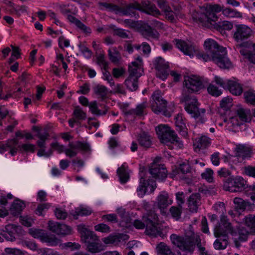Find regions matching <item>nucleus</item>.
<instances>
[{
    "label": "nucleus",
    "instance_id": "obj_29",
    "mask_svg": "<svg viewBox=\"0 0 255 255\" xmlns=\"http://www.w3.org/2000/svg\"><path fill=\"white\" fill-rule=\"evenodd\" d=\"M87 250L91 253H98L103 250L99 240L86 244Z\"/></svg>",
    "mask_w": 255,
    "mask_h": 255
},
{
    "label": "nucleus",
    "instance_id": "obj_55",
    "mask_svg": "<svg viewBox=\"0 0 255 255\" xmlns=\"http://www.w3.org/2000/svg\"><path fill=\"white\" fill-rule=\"evenodd\" d=\"M155 1L157 3L159 8L163 11L170 10V7L168 5L166 0H156Z\"/></svg>",
    "mask_w": 255,
    "mask_h": 255
},
{
    "label": "nucleus",
    "instance_id": "obj_6",
    "mask_svg": "<svg viewBox=\"0 0 255 255\" xmlns=\"http://www.w3.org/2000/svg\"><path fill=\"white\" fill-rule=\"evenodd\" d=\"M172 243L180 250L187 253H192L195 243L194 239L190 236H180L173 234L170 236Z\"/></svg>",
    "mask_w": 255,
    "mask_h": 255
},
{
    "label": "nucleus",
    "instance_id": "obj_14",
    "mask_svg": "<svg viewBox=\"0 0 255 255\" xmlns=\"http://www.w3.org/2000/svg\"><path fill=\"white\" fill-rule=\"evenodd\" d=\"M149 172L152 177L163 181L167 176V170L164 165L153 163L149 168Z\"/></svg>",
    "mask_w": 255,
    "mask_h": 255
},
{
    "label": "nucleus",
    "instance_id": "obj_36",
    "mask_svg": "<svg viewBox=\"0 0 255 255\" xmlns=\"http://www.w3.org/2000/svg\"><path fill=\"white\" fill-rule=\"evenodd\" d=\"M44 130L43 132H38L36 134V136L39 139L37 141V144L40 148H45V140L49 136V133L47 130L46 129Z\"/></svg>",
    "mask_w": 255,
    "mask_h": 255
},
{
    "label": "nucleus",
    "instance_id": "obj_52",
    "mask_svg": "<svg viewBox=\"0 0 255 255\" xmlns=\"http://www.w3.org/2000/svg\"><path fill=\"white\" fill-rule=\"evenodd\" d=\"M208 93L215 97H218L222 94L221 90H219L218 88L215 85L210 84L207 89Z\"/></svg>",
    "mask_w": 255,
    "mask_h": 255
},
{
    "label": "nucleus",
    "instance_id": "obj_28",
    "mask_svg": "<svg viewBox=\"0 0 255 255\" xmlns=\"http://www.w3.org/2000/svg\"><path fill=\"white\" fill-rule=\"evenodd\" d=\"M227 89L233 94L235 95H240L243 92V89L241 86L238 83L233 81H228V85Z\"/></svg>",
    "mask_w": 255,
    "mask_h": 255
},
{
    "label": "nucleus",
    "instance_id": "obj_46",
    "mask_svg": "<svg viewBox=\"0 0 255 255\" xmlns=\"http://www.w3.org/2000/svg\"><path fill=\"white\" fill-rule=\"evenodd\" d=\"M233 100L229 97L224 98L220 102V107L224 110L227 111L232 106Z\"/></svg>",
    "mask_w": 255,
    "mask_h": 255
},
{
    "label": "nucleus",
    "instance_id": "obj_12",
    "mask_svg": "<svg viewBox=\"0 0 255 255\" xmlns=\"http://www.w3.org/2000/svg\"><path fill=\"white\" fill-rule=\"evenodd\" d=\"M234 38L238 42L244 41L248 39L252 34V29L244 24H236Z\"/></svg>",
    "mask_w": 255,
    "mask_h": 255
},
{
    "label": "nucleus",
    "instance_id": "obj_15",
    "mask_svg": "<svg viewBox=\"0 0 255 255\" xmlns=\"http://www.w3.org/2000/svg\"><path fill=\"white\" fill-rule=\"evenodd\" d=\"M48 229L57 235H66L70 234L71 231L70 227L58 222L49 221L48 223Z\"/></svg>",
    "mask_w": 255,
    "mask_h": 255
},
{
    "label": "nucleus",
    "instance_id": "obj_51",
    "mask_svg": "<svg viewBox=\"0 0 255 255\" xmlns=\"http://www.w3.org/2000/svg\"><path fill=\"white\" fill-rule=\"evenodd\" d=\"M89 106L93 114H96L98 116L105 115L106 114V111H104L103 113H102L101 111L98 109L97 103L96 101L91 102L89 104Z\"/></svg>",
    "mask_w": 255,
    "mask_h": 255
},
{
    "label": "nucleus",
    "instance_id": "obj_43",
    "mask_svg": "<svg viewBox=\"0 0 255 255\" xmlns=\"http://www.w3.org/2000/svg\"><path fill=\"white\" fill-rule=\"evenodd\" d=\"M221 224L223 226L225 229H223V231L226 232H233V229L232 227L231 224L228 222V219L227 216L223 215L221 217L220 219Z\"/></svg>",
    "mask_w": 255,
    "mask_h": 255
},
{
    "label": "nucleus",
    "instance_id": "obj_34",
    "mask_svg": "<svg viewBox=\"0 0 255 255\" xmlns=\"http://www.w3.org/2000/svg\"><path fill=\"white\" fill-rule=\"evenodd\" d=\"M122 239V235H110L106 238L102 239V241L105 244H118L121 241Z\"/></svg>",
    "mask_w": 255,
    "mask_h": 255
},
{
    "label": "nucleus",
    "instance_id": "obj_24",
    "mask_svg": "<svg viewBox=\"0 0 255 255\" xmlns=\"http://www.w3.org/2000/svg\"><path fill=\"white\" fill-rule=\"evenodd\" d=\"M211 143V139L205 135H202L197 139L194 142L195 148L205 149L207 148Z\"/></svg>",
    "mask_w": 255,
    "mask_h": 255
},
{
    "label": "nucleus",
    "instance_id": "obj_40",
    "mask_svg": "<svg viewBox=\"0 0 255 255\" xmlns=\"http://www.w3.org/2000/svg\"><path fill=\"white\" fill-rule=\"evenodd\" d=\"M149 185V183L147 182L145 179V178L143 176H141L140 179V184L139 187L137 189V192L138 195L141 196L145 195L147 187Z\"/></svg>",
    "mask_w": 255,
    "mask_h": 255
},
{
    "label": "nucleus",
    "instance_id": "obj_32",
    "mask_svg": "<svg viewBox=\"0 0 255 255\" xmlns=\"http://www.w3.org/2000/svg\"><path fill=\"white\" fill-rule=\"evenodd\" d=\"M92 211L83 207H79L70 212V214L73 217L75 220L78 219L79 216H88L91 214Z\"/></svg>",
    "mask_w": 255,
    "mask_h": 255
},
{
    "label": "nucleus",
    "instance_id": "obj_64",
    "mask_svg": "<svg viewBox=\"0 0 255 255\" xmlns=\"http://www.w3.org/2000/svg\"><path fill=\"white\" fill-rule=\"evenodd\" d=\"M76 25L81 30H82L85 33H90L91 29L86 26L80 20L77 21Z\"/></svg>",
    "mask_w": 255,
    "mask_h": 255
},
{
    "label": "nucleus",
    "instance_id": "obj_16",
    "mask_svg": "<svg viewBox=\"0 0 255 255\" xmlns=\"http://www.w3.org/2000/svg\"><path fill=\"white\" fill-rule=\"evenodd\" d=\"M138 31L142 36L146 39H158L159 33L147 23H142L138 27Z\"/></svg>",
    "mask_w": 255,
    "mask_h": 255
},
{
    "label": "nucleus",
    "instance_id": "obj_20",
    "mask_svg": "<svg viewBox=\"0 0 255 255\" xmlns=\"http://www.w3.org/2000/svg\"><path fill=\"white\" fill-rule=\"evenodd\" d=\"M176 47L182 51L184 54L193 57L196 52L194 46L181 39H175Z\"/></svg>",
    "mask_w": 255,
    "mask_h": 255
},
{
    "label": "nucleus",
    "instance_id": "obj_26",
    "mask_svg": "<svg viewBox=\"0 0 255 255\" xmlns=\"http://www.w3.org/2000/svg\"><path fill=\"white\" fill-rule=\"evenodd\" d=\"M175 125L177 128V130L182 135L186 137L188 135L187 129L181 115H178L176 118Z\"/></svg>",
    "mask_w": 255,
    "mask_h": 255
},
{
    "label": "nucleus",
    "instance_id": "obj_58",
    "mask_svg": "<svg viewBox=\"0 0 255 255\" xmlns=\"http://www.w3.org/2000/svg\"><path fill=\"white\" fill-rule=\"evenodd\" d=\"M4 251L8 255H23V253L20 250L15 248H7Z\"/></svg>",
    "mask_w": 255,
    "mask_h": 255
},
{
    "label": "nucleus",
    "instance_id": "obj_31",
    "mask_svg": "<svg viewBox=\"0 0 255 255\" xmlns=\"http://www.w3.org/2000/svg\"><path fill=\"white\" fill-rule=\"evenodd\" d=\"M138 79L136 77H128L125 81L127 88L131 91H135L138 88Z\"/></svg>",
    "mask_w": 255,
    "mask_h": 255
},
{
    "label": "nucleus",
    "instance_id": "obj_3",
    "mask_svg": "<svg viewBox=\"0 0 255 255\" xmlns=\"http://www.w3.org/2000/svg\"><path fill=\"white\" fill-rule=\"evenodd\" d=\"M222 11L223 14L229 17H241L242 13L230 8L223 9L220 5L207 4L203 12H195L192 14V18L195 20H199L205 26L210 27L211 21H216L218 19L216 13Z\"/></svg>",
    "mask_w": 255,
    "mask_h": 255
},
{
    "label": "nucleus",
    "instance_id": "obj_10",
    "mask_svg": "<svg viewBox=\"0 0 255 255\" xmlns=\"http://www.w3.org/2000/svg\"><path fill=\"white\" fill-rule=\"evenodd\" d=\"M246 181L241 177L228 178L224 185V189L231 192H240L245 188Z\"/></svg>",
    "mask_w": 255,
    "mask_h": 255
},
{
    "label": "nucleus",
    "instance_id": "obj_53",
    "mask_svg": "<svg viewBox=\"0 0 255 255\" xmlns=\"http://www.w3.org/2000/svg\"><path fill=\"white\" fill-rule=\"evenodd\" d=\"M95 230L102 233H109L111 231L110 228L105 224H99L94 227Z\"/></svg>",
    "mask_w": 255,
    "mask_h": 255
},
{
    "label": "nucleus",
    "instance_id": "obj_8",
    "mask_svg": "<svg viewBox=\"0 0 255 255\" xmlns=\"http://www.w3.org/2000/svg\"><path fill=\"white\" fill-rule=\"evenodd\" d=\"M142 221L146 225L145 231L147 234L154 235L158 232V218L154 211H149L144 215L142 217Z\"/></svg>",
    "mask_w": 255,
    "mask_h": 255
},
{
    "label": "nucleus",
    "instance_id": "obj_37",
    "mask_svg": "<svg viewBox=\"0 0 255 255\" xmlns=\"http://www.w3.org/2000/svg\"><path fill=\"white\" fill-rule=\"evenodd\" d=\"M117 174L122 183H126L129 179V174L124 165L118 169Z\"/></svg>",
    "mask_w": 255,
    "mask_h": 255
},
{
    "label": "nucleus",
    "instance_id": "obj_9",
    "mask_svg": "<svg viewBox=\"0 0 255 255\" xmlns=\"http://www.w3.org/2000/svg\"><path fill=\"white\" fill-rule=\"evenodd\" d=\"M28 233L33 238L39 239L49 246H56L58 244L59 240L55 236L50 235L43 230L31 228L28 230Z\"/></svg>",
    "mask_w": 255,
    "mask_h": 255
},
{
    "label": "nucleus",
    "instance_id": "obj_13",
    "mask_svg": "<svg viewBox=\"0 0 255 255\" xmlns=\"http://www.w3.org/2000/svg\"><path fill=\"white\" fill-rule=\"evenodd\" d=\"M139 11L154 17H157L161 14L155 4L149 0L141 1L139 3Z\"/></svg>",
    "mask_w": 255,
    "mask_h": 255
},
{
    "label": "nucleus",
    "instance_id": "obj_42",
    "mask_svg": "<svg viewBox=\"0 0 255 255\" xmlns=\"http://www.w3.org/2000/svg\"><path fill=\"white\" fill-rule=\"evenodd\" d=\"M156 249L158 254H160V255H170L172 253L169 247L163 242L159 244Z\"/></svg>",
    "mask_w": 255,
    "mask_h": 255
},
{
    "label": "nucleus",
    "instance_id": "obj_39",
    "mask_svg": "<svg viewBox=\"0 0 255 255\" xmlns=\"http://www.w3.org/2000/svg\"><path fill=\"white\" fill-rule=\"evenodd\" d=\"M245 224L250 229V232L255 234V216L249 215L245 218Z\"/></svg>",
    "mask_w": 255,
    "mask_h": 255
},
{
    "label": "nucleus",
    "instance_id": "obj_1",
    "mask_svg": "<svg viewBox=\"0 0 255 255\" xmlns=\"http://www.w3.org/2000/svg\"><path fill=\"white\" fill-rule=\"evenodd\" d=\"M184 85L187 89L183 91L180 98V102L185 103V110L195 119H199L198 122L203 124L205 122L203 117L205 113L204 109H200L199 104L196 97L189 93H196L204 87L201 78L195 75L185 79Z\"/></svg>",
    "mask_w": 255,
    "mask_h": 255
},
{
    "label": "nucleus",
    "instance_id": "obj_23",
    "mask_svg": "<svg viewBox=\"0 0 255 255\" xmlns=\"http://www.w3.org/2000/svg\"><path fill=\"white\" fill-rule=\"evenodd\" d=\"M189 210L192 212H196L200 203V195L199 193L193 194L188 200Z\"/></svg>",
    "mask_w": 255,
    "mask_h": 255
},
{
    "label": "nucleus",
    "instance_id": "obj_54",
    "mask_svg": "<svg viewBox=\"0 0 255 255\" xmlns=\"http://www.w3.org/2000/svg\"><path fill=\"white\" fill-rule=\"evenodd\" d=\"M54 213L57 219L59 220H64L67 217V213L60 208H56Z\"/></svg>",
    "mask_w": 255,
    "mask_h": 255
},
{
    "label": "nucleus",
    "instance_id": "obj_49",
    "mask_svg": "<svg viewBox=\"0 0 255 255\" xmlns=\"http://www.w3.org/2000/svg\"><path fill=\"white\" fill-rule=\"evenodd\" d=\"M154 64L156 70L168 69L169 68V65L165 63L164 60L160 57L157 58Z\"/></svg>",
    "mask_w": 255,
    "mask_h": 255
},
{
    "label": "nucleus",
    "instance_id": "obj_33",
    "mask_svg": "<svg viewBox=\"0 0 255 255\" xmlns=\"http://www.w3.org/2000/svg\"><path fill=\"white\" fill-rule=\"evenodd\" d=\"M18 141L16 138L8 139L5 144L0 145V153H3L8 148L17 147Z\"/></svg>",
    "mask_w": 255,
    "mask_h": 255
},
{
    "label": "nucleus",
    "instance_id": "obj_21",
    "mask_svg": "<svg viewBox=\"0 0 255 255\" xmlns=\"http://www.w3.org/2000/svg\"><path fill=\"white\" fill-rule=\"evenodd\" d=\"M157 203L158 208L160 210L162 214L165 213L164 209L172 203V200L169 199V195L165 192H161L157 197Z\"/></svg>",
    "mask_w": 255,
    "mask_h": 255
},
{
    "label": "nucleus",
    "instance_id": "obj_35",
    "mask_svg": "<svg viewBox=\"0 0 255 255\" xmlns=\"http://www.w3.org/2000/svg\"><path fill=\"white\" fill-rule=\"evenodd\" d=\"M237 114L239 118L244 122H250L251 116L249 110H245L243 108H239L237 110Z\"/></svg>",
    "mask_w": 255,
    "mask_h": 255
},
{
    "label": "nucleus",
    "instance_id": "obj_57",
    "mask_svg": "<svg viewBox=\"0 0 255 255\" xmlns=\"http://www.w3.org/2000/svg\"><path fill=\"white\" fill-rule=\"evenodd\" d=\"M101 6H103L105 9H108L111 11H114L116 13L118 11V6L117 5L113 4L112 3L107 2L100 3Z\"/></svg>",
    "mask_w": 255,
    "mask_h": 255
},
{
    "label": "nucleus",
    "instance_id": "obj_63",
    "mask_svg": "<svg viewBox=\"0 0 255 255\" xmlns=\"http://www.w3.org/2000/svg\"><path fill=\"white\" fill-rule=\"evenodd\" d=\"M167 69H163L162 70H157L158 71L156 74L157 76L162 80H164L169 75L168 72L167 70Z\"/></svg>",
    "mask_w": 255,
    "mask_h": 255
},
{
    "label": "nucleus",
    "instance_id": "obj_59",
    "mask_svg": "<svg viewBox=\"0 0 255 255\" xmlns=\"http://www.w3.org/2000/svg\"><path fill=\"white\" fill-rule=\"evenodd\" d=\"M49 206L50 205L48 203L40 204L37 206L35 211V213L36 214L41 216L42 214V211L45 209H48L49 208Z\"/></svg>",
    "mask_w": 255,
    "mask_h": 255
},
{
    "label": "nucleus",
    "instance_id": "obj_22",
    "mask_svg": "<svg viewBox=\"0 0 255 255\" xmlns=\"http://www.w3.org/2000/svg\"><path fill=\"white\" fill-rule=\"evenodd\" d=\"M137 140L139 145L145 149L151 147L152 144V137L144 131L138 135Z\"/></svg>",
    "mask_w": 255,
    "mask_h": 255
},
{
    "label": "nucleus",
    "instance_id": "obj_5",
    "mask_svg": "<svg viewBox=\"0 0 255 255\" xmlns=\"http://www.w3.org/2000/svg\"><path fill=\"white\" fill-rule=\"evenodd\" d=\"M156 133L162 143L167 144L171 143L175 144L177 147L182 148L183 147L182 142L175 134V131L166 125H160L155 128Z\"/></svg>",
    "mask_w": 255,
    "mask_h": 255
},
{
    "label": "nucleus",
    "instance_id": "obj_41",
    "mask_svg": "<svg viewBox=\"0 0 255 255\" xmlns=\"http://www.w3.org/2000/svg\"><path fill=\"white\" fill-rule=\"evenodd\" d=\"M234 202L236 205L235 208L238 210H244L247 206H250L251 205L249 202L238 197L234 199Z\"/></svg>",
    "mask_w": 255,
    "mask_h": 255
},
{
    "label": "nucleus",
    "instance_id": "obj_30",
    "mask_svg": "<svg viewBox=\"0 0 255 255\" xmlns=\"http://www.w3.org/2000/svg\"><path fill=\"white\" fill-rule=\"evenodd\" d=\"M94 93L99 98L102 100L107 98L108 90L104 86L102 85H97L93 88Z\"/></svg>",
    "mask_w": 255,
    "mask_h": 255
},
{
    "label": "nucleus",
    "instance_id": "obj_61",
    "mask_svg": "<svg viewBox=\"0 0 255 255\" xmlns=\"http://www.w3.org/2000/svg\"><path fill=\"white\" fill-rule=\"evenodd\" d=\"M213 171L210 168H208L206 169L205 172L202 173V176L209 182H211L213 180Z\"/></svg>",
    "mask_w": 255,
    "mask_h": 255
},
{
    "label": "nucleus",
    "instance_id": "obj_56",
    "mask_svg": "<svg viewBox=\"0 0 255 255\" xmlns=\"http://www.w3.org/2000/svg\"><path fill=\"white\" fill-rule=\"evenodd\" d=\"M190 166L189 164L183 163L180 164L179 167L177 169L176 173L181 172L183 174H186L190 172Z\"/></svg>",
    "mask_w": 255,
    "mask_h": 255
},
{
    "label": "nucleus",
    "instance_id": "obj_18",
    "mask_svg": "<svg viewBox=\"0 0 255 255\" xmlns=\"http://www.w3.org/2000/svg\"><path fill=\"white\" fill-rule=\"evenodd\" d=\"M78 230L81 234L82 240L86 244L98 241V237L91 231L88 230L83 225H80L77 227Z\"/></svg>",
    "mask_w": 255,
    "mask_h": 255
},
{
    "label": "nucleus",
    "instance_id": "obj_2",
    "mask_svg": "<svg viewBox=\"0 0 255 255\" xmlns=\"http://www.w3.org/2000/svg\"><path fill=\"white\" fill-rule=\"evenodd\" d=\"M206 53L197 54L198 58H202L204 61H213L222 69H229L232 63L227 57L226 49L218 44L214 40L208 39L204 42Z\"/></svg>",
    "mask_w": 255,
    "mask_h": 255
},
{
    "label": "nucleus",
    "instance_id": "obj_25",
    "mask_svg": "<svg viewBox=\"0 0 255 255\" xmlns=\"http://www.w3.org/2000/svg\"><path fill=\"white\" fill-rule=\"evenodd\" d=\"M146 108L145 103H143L137 106L134 109H131L128 111L124 110V113L126 116L133 115L138 117L142 116L144 114V110Z\"/></svg>",
    "mask_w": 255,
    "mask_h": 255
},
{
    "label": "nucleus",
    "instance_id": "obj_38",
    "mask_svg": "<svg viewBox=\"0 0 255 255\" xmlns=\"http://www.w3.org/2000/svg\"><path fill=\"white\" fill-rule=\"evenodd\" d=\"M229 232H226L225 231H223V229L222 228V226L220 224H219V226H217L215 227L214 229V235L216 237H220L221 236L223 237L222 239H220L221 241H223V242H225V243H227V234ZM231 233L232 232H230Z\"/></svg>",
    "mask_w": 255,
    "mask_h": 255
},
{
    "label": "nucleus",
    "instance_id": "obj_48",
    "mask_svg": "<svg viewBox=\"0 0 255 255\" xmlns=\"http://www.w3.org/2000/svg\"><path fill=\"white\" fill-rule=\"evenodd\" d=\"M117 212L118 216L121 218V221L128 223L129 220V217L127 214L126 210L123 208H119L117 210Z\"/></svg>",
    "mask_w": 255,
    "mask_h": 255
},
{
    "label": "nucleus",
    "instance_id": "obj_45",
    "mask_svg": "<svg viewBox=\"0 0 255 255\" xmlns=\"http://www.w3.org/2000/svg\"><path fill=\"white\" fill-rule=\"evenodd\" d=\"M170 212L172 216L175 218L176 220H178L181 217V215L182 212V207L172 206L170 208Z\"/></svg>",
    "mask_w": 255,
    "mask_h": 255
},
{
    "label": "nucleus",
    "instance_id": "obj_60",
    "mask_svg": "<svg viewBox=\"0 0 255 255\" xmlns=\"http://www.w3.org/2000/svg\"><path fill=\"white\" fill-rule=\"evenodd\" d=\"M20 150H24L25 151H30L33 152L35 150V146L31 144H23L21 145H18Z\"/></svg>",
    "mask_w": 255,
    "mask_h": 255
},
{
    "label": "nucleus",
    "instance_id": "obj_62",
    "mask_svg": "<svg viewBox=\"0 0 255 255\" xmlns=\"http://www.w3.org/2000/svg\"><path fill=\"white\" fill-rule=\"evenodd\" d=\"M138 67H133L131 65L128 66V72L129 73L128 77H136L137 79L140 77V74L137 72Z\"/></svg>",
    "mask_w": 255,
    "mask_h": 255
},
{
    "label": "nucleus",
    "instance_id": "obj_27",
    "mask_svg": "<svg viewBox=\"0 0 255 255\" xmlns=\"http://www.w3.org/2000/svg\"><path fill=\"white\" fill-rule=\"evenodd\" d=\"M25 207L24 203L19 200H15L11 205L10 211L13 216H17L20 214L23 209Z\"/></svg>",
    "mask_w": 255,
    "mask_h": 255
},
{
    "label": "nucleus",
    "instance_id": "obj_11",
    "mask_svg": "<svg viewBox=\"0 0 255 255\" xmlns=\"http://www.w3.org/2000/svg\"><path fill=\"white\" fill-rule=\"evenodd\" d=\"M139 2L134 1L121 7L118 6V11L116 12V14H119L121 15H129L137 18L139 16L137 12V10H139Z\"/></svg>",
    "mask_w": 255,
    "mask_h": 255
},
{
    "label": "nucleus",
    "instance_id": "obj_4",
    "mask_svg": "<svg viewBox=\"0 0 255 255\" xmlns=\"http://www.w3.org/2000/svg\"><path fill=\"white\" fill-rule=\"evenodd\" d=\"M51 146L56 150L59 153L64 152L66 155L71 158L75 156L77 152L76 149L80 150L83 152H90L91 148L89 144L84 143L81 141H76L75 142H69L68 144L69 148H64L63 145L59 144L58 142H53L51 144Z\"/></svg>",
    "mask_w": 255,
    "mask_h": 255
},
{
    "label": "nucleus",
    "instance_id": "obj_44",
    "mask_svg": "<svg viewBox=\"0 0 255 255\" xmlns=\"http://www.w3.org/2000/svg\"><path fill=\"white\" fill-rule=\"evenodd\" d=\"M244 96L247 103L255 106V91H246L244 93Z\"/></svg>",
    "mask_w": 255,
    "mask_h": 255
},
{
    "label": "nucleus",
    "instance_id": "obj_7",
    "mask_svg": "<svg viewBox=\"0 0 255 255\" xmlns=\"http://www.w3.org/2000/svg\"><path fill=\"white\" fill-rule=\"evenodd\" d=\"M152 97L154 100L151 106L152 111L157 114H162L166 117H170L171 114L167 110V101L163 99L160 93L154 92Z\"/></svg>",
    "mask_w": 255,
    "mask_h": 255
},
{
    "label": "nucleus",
    "instance_id": "obj_50",
    "mask_svg": "<svg viewBox=\"0 0 255 255\" xmlns=\"http://www.w3.org/2000/svg\"><path fill=\"white\" fill-rule=\"evenodd\" d=\"M233 27V24L229 21H224L217 25V28L219 31L223 30H231Z\"/></svg>",
    "mask_w": 255,
    "mask_h": 255
},
{
    "label": "nucleus",
    "instance_id": "obj_19",
    "mask_svg": "<svg viewBox=\"0 0 255 255\" xmlns=\"http://www.w3.org/2000/svg\"><path fill=\"white\" fill-rule=\"evenodd\" d=\"M21 231V227L16 226L14 224L7 225L5 226V232L2 235L7 241L13 242L15 240L14 235L16 233H20Z\"/></svg>",
    "mask_w": 255,
    "mask_h": 255
},
{
    "label": "nucleus",
    "instance_id": "obj_47",
    "mask_svg": "<svg viewBox=\"0 0 255 255\" xmlns=\"http://www.w3.org/2000/svg\"><path fill=\"white\" fill-rule=\"evenodd\" d=\"M73 115L77 121L84 120L86 118V113H84L78 106L75 107Z\"/></svg>",
    "mask_w": 255,
    "mask_h": 255
},
{
    "label": "nucleus",
    "instance_id": "obj_17",
    "mask_svg": "<svg viewBox=\"0 0 255 255\" xmlns=\"http://www.w3.org/2000/svg\"><path fill=\"white\" fill-rule=\"evenodd\" d=\"M234 152V157H237L240 162L250 158L252 154L251 148L245 144L237 145Z\"/></svg>",
    "mask_w": 255,
    "mask_h": 255
}]
</instances>
